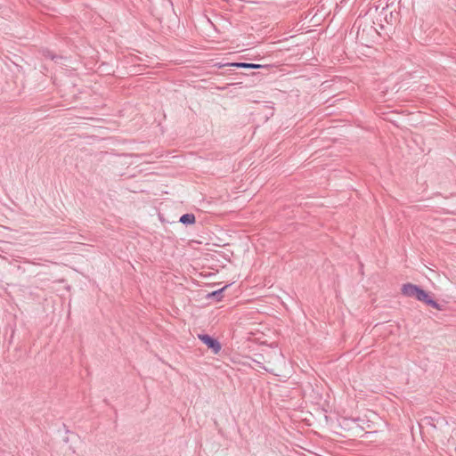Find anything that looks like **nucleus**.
<instances>
[{"instance_id":"nucleus-2","label":"nucleus","mask_w":456,"mask_h":456,"mask_svg":"<svg viewBox=\"0 0 456 456\" xmlns=\"http://www.w3.org/2000/svg\"><path fill=\"white\" fill-rule=\"evenodd\" d=\"M401 292L403 296L413 297L420 302H424L428 306L437 310H444V305L432 299L428 293L419 286L412 283H405L402 286Z\"/></svg>"},{"instance_id":"nucleus-3","label":"nucleus","mask_w":456,"mask_h":456,"mask_svg":"<svg viewBox=\"0 0 456 456\" xmlns=\"http://www.w3.org/2000/svg\"><path fill=\"white\" fill-rule=\"evenodd\" d=\"M198 338L214 354H216L220 352L222 346H221L220 342L216 338L211 337L208 334H199Z\"/></svg>"},{"instance_id":"nucleus-9","label":"nucleus","mask_w":456,"mask_h":456,"mask_svg":"<svg viewBox=\"0 0 456 456\" xmlns=\"http://www.w3.org/2000/svg\"><path fill=\"white\" fill-rule=\"evenodd\" d=\"M264 66L261 65V64H255V63H251L250 64V69H260V68H263Z\"/></svg>"},{"instance_id":"nucleus-6","label":"nucleus","mask_w":456,"mask_h":456,"mask_svg":"<svg viewBox=\"0 0 456 456\" xmlns=\"http://www.w3.org/2000/svg\"><path fill=\"white\" fill-rule=\"evenodd\" d=\"M180 223L188 225V224H193L196 222L195 216L193 214H184L180 217Z\"/></svg>"},{"instance_id":"nucleus-10","label":"nucleus","mask_w":456,"mask_h":456,"mask_svg":"<svg viewBox=\"0 0 456 456\" xmlns=\"http://www.w3.org/2000/svg\"><path fill=\"white\" fill-rule=\"evenodd\" d=\"M46 56L50 57L52 60H54V59L56 58V56H55V55H53V54H50V53H49V54H47Z\"/></svg>"},{"instance_id":"nucleus-4","label":"nucleus","mask_w":456,"mask_h":456,"mask_svg":"<svg viewBox=\"0 0 456 456\" xmlns=\"http://www.w3.org/2000/svg\"><path fill=\"white\" fill-rule=\"evenodd\" d=\"M426 424L432 426L435 429L442 428L444 426H448L446 419L442 416L426 417L424 419Z\"/></svg>"},{"instance_id":"nucleus-1","label":"nucleus","mask_w":456,"mask_h":456,"mask_svg":"<svg viewBox=\"0 0 456 456\" xmlns=\"http://www.w3.org/2000/svg\"><path fill=\"white\" fill-rule=\"evenodd\" d=\"M374 22L368 19H357L354 26H357L356 40L361 45L370 47L381 37L380 32L373 26Z\"/></svg>"},{"instance_id":"nucleus-7","label":"nucleus","mask_w":456,"mask_h":456,"mask_svg":"<svg viewBox=\"0 0 456 456\" xmlns=\"http://www.w3.org/2000/svg\"><path fill=\"white\" fill-rule=\"evenodd\" d=\"M250 64L248 62H228L224 64L219 65L220 68L229 66V67H234V68H240V69H250Z\"/></svg>"},{"instance_id":"nucleus-8","label":"nucleus","mask_w":456,"mask_h":456,"mask_svg":"<svg viewBox=\"0 0 456 456\" xmlns=\"http://www.w3.org/2000/svg\"><path fill=\"white\" fill-rule=\"evenodd\" d=\"M254 362H255L256 363H257V364H258V366H259L260 368H262V369L265 370H266V371H268V372L273 373V370H270V369H268V368H266V367L263 366V365H262V363L260 362V360L254 359Z\"/></svg>"},{"instance_id":"nucleus-5","label":"nucleus","mask_w":456,"mask_h":456,"mask_svg":"<svg viewBox=\"0 0 456 456\" xmlns=\"http://www.w3.org/2000/svg\"><path fill=\"white\" fill-rule=\"evenodd\" d=\"M230 285H225L224 286L223 288L217 289V290H215V291H212L210 293L208 294V298H213L215 299L216 301H221L222 298H223V292L229 287Z\"/></svg>"}]
</instances>
